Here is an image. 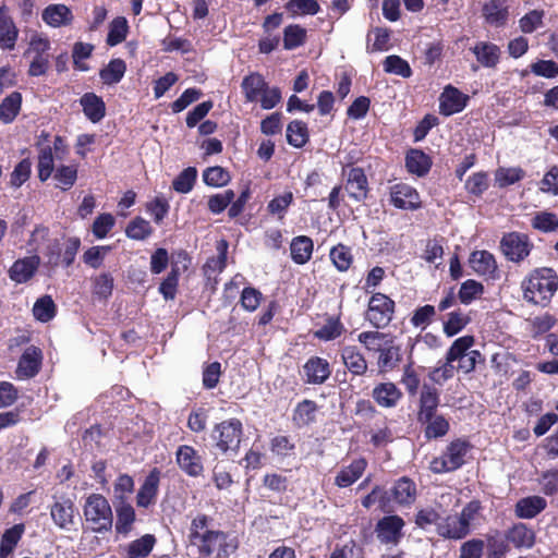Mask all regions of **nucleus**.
Returning <instances> with one entry per match:
<instances>
[{
  "instance_id": "69168bd1",
  "label": "nucleus",
  "mask_w": 558,
  "mask_h": 558,
  "mask_svg": "<svg viewBox=\"0 0 558 558\" xmlns=\"http://www.w3.org/2000/svg\"><path fill=\"white\" fill-rule=\"evenodd\" d=\"M525 175V172L521 168H499L496 171L495 180L499 187H506L512 185Z\"/></svg>"
},
{
  "instance_id": "7ed1b4c3",
  "label": "nucleus",
  "mask_w": 558,
  "mask_h": 558,
  "mask_svg": "<svg viewBox=\"0 0 558 558\" xmlns=\"http://www.w3.org/2000/svg\"><path fill=\"white\" fill-rule=\"evenodd\" d=\"M243 437V424L236 418L217 423L210 434L214 449L221 453H238Z\"/></svg>"
},
{
  "instance_id": "603ef678",
  "label": "nucleus",
  "mask_w": 558,
  "mask_h": 558,
  "mask_svg": "<svg viewBox=\"0 0 558 558\" xmlns=\"http://www.w3.org/2000/svg\"><path fill=\"white\" fill-rule=\"evenodd\" d=\"M474 341V337L469 335L456 339L446 353L447 360L453 362L462 360L471 351L470 348L473 347Z\"/></svg>"
},
{
  "instance_id": "0e129e2a",
  "label": "nucleus",
  "mask_w": 558,
  "mask_h": 558,
  "mask_svg": "<svg viewBox=\"0 0 558 558\" xmlns=\"http://www.w3.org/2000/svg\"><path fill=\"white\" fill-rule=\"evenodd\" d=\"M389 335L380 332V331H363L359 333L357 340L361 344L365 347L367 351L372 352H378L381 347L383 342L386 339H389Z\"/></svg>"
},
{
  "instance_id": "2eb2a0df",
  "label": "nucleus",
  "mask_w": 558,
  "mask_h": 558,
  "mask_svg": "<svg viewBox=\"0 0 558 558\" xmlns=\"http://www.w3.org/2000/svg\"><path fill=\"white\" fill-rule=\"evenodd\" d=\"M54 502L50 506V517L53 523L62 530H69L74 524L76 508L73 500L69 497L62 496L56 498Z\"/></svg>"
},
{
  "instance_id": "4be33fe9",
  "label": "nucleus",
  "mask_w": 558,
  "mask_h": 558,
  "mask_svg": "<svg viewBox=\"0 0 558 558\" xmlns=\"http://www.w3.org/2000/svg\"><path fill=\"white\" fill-rule=\"evenodd\" d=\"M343 365L353 376H363L368 369L367 361L364 354L356 345H344L340 350Z\"/></svg>"
},
{
  "instance_id": "ddd939ff",
  "label": "nucleus",
  "mask_w": 558,
  "mask_h": 558,
  "mask_svg": "<svg viewBox=\"0 0 558 558\" xmlns=\"http://www.w3.org/2000/svg\"><path fill=\"white\" fill-rule=\"evenodd\" d=\"M404 520L397 514L386 515L378 520L375 532L381 544L397 545L403 536Z\"/></svg>"
},
{
  "instance_id": "f03ea898",
  "label": "nucleus",
  "mask_w": 558,
  "mask_h": 558,
  "mask_svg": "<svg viewBox=\"0 0 558 558\" xmlns=\"http://www.w3.org/2000/svg\"><path fill=\"white\" fill-rule=\"evenodd\" d=\"M521 288L527 303L546 307L558 290V275L550 267L535 268L523 279Z\"/></svg>"
},
{
  "instance_id": "473e14b6",
  "label": "nucleus",
  "mask_w": 558,
  "mask_h": 558,
  "mask_svg": "<svg viewBox=\"0 0 558 558\" xmlns=\"http://www.w3.org/2000/svg\"><path fill=\"white\" fill-rule=\"evenodd\" d=\"M483 541L486 545V558H504L509 550L506 534L502 535L499 530L488 532Z\"/></svg>"
},
{
  "instance_id": "7c9ffc66",
  "label": "nucleus",
  "mask_w": 558,
  "mask_h": 558,
  "mask_svg": "<svg viewBox=\"0 0 558 558\" xmlns=\"http://www.w3.org/2000/svg\"><path fill=\"white\" fill-rule=\"evenodd\" d=\"M482 11L489 25L499 27L507 23L509 11L506 0H489L483 5Z\"/></svg>"
},
{
  "instance_id": "5fc2aeb1",
  "label": "nucleus",
  "mask_w": 558,
  "mask_h": 558,
  "mask_svg": "<svg viewBox=\"0 0 558 558\" xmlns=\"http://www.w3.org/2000/svg\"><path fill=\"white\" fill-rule=\"evenodd\" d=\"M38 178L40 181H47L53 172V154L52 147L49 145L44 146L38 155Z\"/></svg>"
},
{
  "instance_id": "8fccbe9b",
  "label": "nucleus",
  "mask_w": 558,
  "mask_h": 558,
  "mask_svg": "<svg viewBox=\"0 0 558 558\" xmlns=\"http://www.w3.org/2000/svg\"><path fill=\"white\" fill-rule=\"evenodd\" d=\"M231 180L228 170L220 166L208 167L203 172V181L208 186L220 187L227 185Z\"/></svg>"
},
{
  "instance_id": "423d86ee",
  "label": "nucleus",
  "mask_w": 558,
  "mask_h": 558,
  "mask_svg": "<svg viewBox=\"0 0 558 558\" xmlns=\"http://www.w3.org/2000/svg\"><path fill=\"white\" fill-rule=\"evenodd\" d=\"M471 444L468 440L458 438L452 440L440 457H436L430 462V471L435 474L453 472L460 469L465 460Z\"/></svg>"
},
{
  "instance_id": "c03bdc74",
  "label": "nucleus",
  "mask_w": 558,
  "mask_h": 558,
  "mask_svg": "<svg viewBox=\"0 0 558 558\" xmlns=\"http://www.w3.org/2000/svg\"><path fill=\"white\" fill-rule=\"evenodd\" d=\"M33 314L34 317L41 323L50 322L57 314V306L52 298L46 294L37 299L33 306Z\"/></svg>"
},
{
  "instance_id": "9d476101",
  "label": "nucleus",
  "mask_w": 558,
  "mask_h": 558,
  "mask_svg": "<svg viewBox=\"0 0 558 558\" xmlns=\"http://www.w3.org/2000/svg\"><path fill=\"white\" fill-rule=\"evenodd\" d=\"M191 258L185 251H180L177 254V260L171 263V269L167 277L159 284L158 291L165 300H174L178 293L179 280L181 271L189 268Z\"/></svg>"
},
{
  "instance_id": "c85d7f7f",
  "label": "nucleus",
  "mask_w": 558,
  "mask_h": 558,
  "mask_svg": "<svg viewBox=\"0 0 558 558\" xmlns=\"http://www.w3.org/2000/svg\"><path fill=\"white\" fill-rule=\"evenodd\" d=\"M318 404L314 400L304 399L300 401L292 412L293 425L303 428L316 422Z\"/></svg>"
},
{
  "instance_id": "a18cd8bd",
  "label": "nucleus",
  "mask_w": 558,
  "mask_h": 558,
  "mask_svg": "<svg viewBox=\"0 0 558 558\" xmlns=\"http://www.w3.org/2000/svg\"><path fill=\"white\" fill-rule=\"evenodd\" d=\"M329 257L333 266L341 272L347 271L353 263L351 248L342 243L331 247Z\"/></svg>"
},
{
  "instance_id": "052dcab7",
  "label": "nucleus",
  "mask_w": 558,
  "mask_h": 558,
  "mask_svg": "<svg viewBox=\"0 0 558 558\" xmlns=\"http://www.w3.org/2000/svg\"><path fill=\"white\" fill-rule=\"evenodd\" d=\"M128 21L125 17L119 16L116 17L111 23L109 27V33L107 36V44L111 47L117 46L118 44L122 43L128 34Z\"/></svg>"
},
{
  "instance_id": "b1692460",
  "label": "nucleus",
  "mask_w": 558,
  "mask_h": 558,
  "mask_svg": "<svg viewBox=\"0 0 558 558\" xmlns=\"http://www.w3.org/2000/svg\"><path fill=\"white\" fill-rule=\"evenodd\" d=\"M403 393L395 383H379L372 390V398L381 408H395L402 399Z\"/></svg>"
},
{
  "instance_id": "e433bc0d",
  "label": "nucleus",
  "mask_w": 558,
  "mask_h": 558,
  "mask_svg": "<svg viewBox=\"0 0 558 558\" xmlns=\"http://www.w3.org/2000/svg\"><path fill=\"white\" fill-rule=\"evenodd\" d=\"M17 38V29L12 19L0 8V45L2 48L12 49Z\"/></svg>"
},
{
  "instance_id": "0eeeda50",
  "label": "nucleus",
  "mask_w": 558,
  "mask_h": 558,
  "mask_svg": "<svg viewBox=\"0 0 558 558\" xmlns=\"http://www.w3.org/2000/svg\"><path fill=\"white\" fill-rule=\"evenodd\" d=\"M396 302L381 292H375L368 301L366 320L376 329H384L391 323Z\"/></svg>"
},
{
  "instance_id": "5701e85b",
  "label": "nucleus",
  "mask_w": 558,
  "mask_h": 558,
  "mask_svg": "<svg viewBox=\"0 0 558 558\" xmlns=\"http://www.w3.org/2000/svg\"><path fill=\"white\" fill-rule=\"evenodd\" d=\"M436 533L445 539L452 541L463 539L470 534L465 529L464 523H462L458 517V513L448 514L445 518L440 517L436 526Z\"/></svg>"
},
{
  "instance_id": "774afa93",
  "label": "nucleus",
  "mask_w": 558,
  "mask_h": 558,
  "mask_svg": "<svg viewBox=\"0 0 558 558\" xmlns=\"http://www.w3.org/2000/svg\"><path fill=\"white\" fill-rule=\"evenodd\" d=\"M485 542L481 538H472L461 544L459 558H482Z\"/></svg>"
},
{
  "instance_id": "393cba45",
  "label": "nucleus",
  "mask_w": 558,
  "mask_h": 558,
  "mask_svg": "<svg viewBox=\"0 0 558 558\" xmlns=\"http://www.w3.org/2000/svg\"><path fill=\"white\" fill-rule=\"evenodd\" d=\"M505 534L508 543L512 544L518 549H530L535 545L536 534L534 530L525 523H514Z\"/></svg>"
},
{
  "instance_id": "a878e982",
  "label": "nucleus",
  "mask_w": 558,
  "mask_h": 558,
  "mask_svg": "<svg viewBox=\"0 0 558 558\" xmlns=\"http://www.w3.org/2000/svg\"><path fill=\"white\" fill-rule=\"evenodd\" d=\"M41 19L47 25L58 28L71 25L74 16L65 4L53 3L44 9Z\"/></svg>"
},
{
  "instance_id": "13d9d810",
  "label": "nucleus",
  "mask_w": 558,
  "mask_h": 558,
  "mask_svg": "<svg viewBox=\"0 0 558 558\" xmlns=\"http://www.w3.org/2000/svg\"><path fill=\"white\" fill-rule=\"evenodd\" d=\"M233 190H225L221 193L210 195L207 201L208 210L214 215L221 214L234 199Z\"/></svg>"
},
{
  "instance_id": "680f3d73",
  "label": "nucleus",
  "mask_w": 558,
  "mask_h": 558,
  "mask_svg": "<svg viewBox=\"0 0 558 558\" xmlns=\"http://www.w3.org/2000/svg\"><path fill=\"white\" fill-rule=\"evenodd\" d=\"M470 319L460 311H453L448 314V319L444 323V333L447 337L458 335L469 324Z\"/></svg>"
},
{
  "instance_id": "412c9836",
  "label": "nucleus",
  "mask_w": 558,
  "mask_h": 558,
  "mask_svg": "<svg viewBox=\"0 0 558 558\" xmlns=\"http://www.w3.org/2000/svg\"><path fill=\"white\" fill-rule=\"evenodd\" d=\"M470 267L478 276L495 279L498 277V266L495 256L486 251H474L469 258Z\"/></svg>"
},
{
  "instance_id": "37998d69",
  "label": "nucleus",
  "mask_w": 558,
  "mask_h": 558,
  "mask_svg": "<svg viewBox=\"0 0 558 558\" xmlns=\"http://www.w3.org/2000/svg\"><path fill=\"white\" fill-rule=\"evenodd\" d=\"M266 86L263 76L257 73L246 76L242 82V87L250 102H258Z\"/></svg>"
},
{
  "instance_id": "864d4df0",
  "label": "nucleus",
  "mask_w": 558,
  "mask_h": 558,
  "mask_svg": "<svg viewBox=\"0 0 558 558\" xmlns=\"http://www.w3.org/2000/svg\"><path fill=\"white\" fill-rule=\"evenodd\" d=\"M436 315L437 312L434 305L426 304L418 306L414 310L410 323L415 328L424 329L435 320Z\"/></svg>"
},
{
  "instance_id": "cd10ccee",
  "label": "nucleus",
  "mask_w": 558,
  "mask_h": 558,
  "mask_svg": "<svg viewBox=\"0 0 558 558\" xmlns=\"http://www.w3.org/2000/svg\"><path fill=\"white\" fill-rule=\"evenodd\" d=\"M367 461L364 458L353 460L349 465L343 466L335 477V485L345 488L353 485L365 472Z\"/></svg>"
},
{
  "instance_id": "a19ab883",
  "label": "nucleus",
  "mask_w": 558,
  "mask_h": 558,
  "mask_svg": "<svg viewBox=\"0 0 558 558\" xmlns=\"http://www.w3.org/2000/svg\"><path fill=\"white\" fill-rule=\"evenodd\" d=\"M308 138L310 134L305 122L294 120L288 124L287 141L291 146L301 148L308 142Z\"/></svg>"
},
{
  "instance_id": "58836bf2",
  "label": "nucleus",
  "mask_w": 558,
  "mask_h": 558,
  "mask_svg": "<svg viewBox=\"0 0 558 558\" xmlns=\"http://www.w3.org/2000/svg\"><path fill=\"white\" fill-rule=\"evenodd\" d=\"M345 328L339 316H328L326 324L314 331V337L322 341H332L339 338Z\"/></svg>"
},
{
  "instance_id": "f8f14e48",
  "label": "nucleus",
  "mask_w": 558,
  "mask_h": 558,
  "mask_svg": "<svg viewBox=\"0 0 558 558\" xmlns=\"http://www.w3.org/2000/svg\"><path fill=\"white\" fill-rule=\"evenodd\" d=\"M175 462L180 470L191 477H199L204 473V462L198 451L190 445H181L175 451Z\"/></svg>"
},
{
  "instance_id": "3c124183",
  "label": "nucleus",
  "mask_w": 558,
  "mask_h": 558,
  "mask_svg": "<svg viewBox=\"0 0 558 558\" xmlns=\"http://www.w3.org/2000/svg\"><path fill=\"white\" fill-rule=\"evenodd\" d=\"M483 293L484 286L481 282L474 279H468L461 283L460 290L458 292V299L462 304L468 305Z\"/></svg>"
},
{
  "instance_id": "39448f33",
  "label": "nucleus",
  "mask_w": 558,
  "mask_h": 558,
  "mask_svg": "<svg viewBox=\"0 0 558 558\" xmlns=\"http://www.w3.org/2000/svg\"><path fill=\"white\" fill-rule=\"evenodd\" d=\"M417 497L415 482L409 476L398 478L389 490H385L378 499L381 511L389 512V504L393 501L399 507L412 506Z\"/></svg>"
},
{
  "instance_id": "e2e57ef3",
  "label": "nucleus",
  "mask_w": 558,
  "mask_h": 558,
  "mask_svg": "<svg viewBox=\"0 0 558 558\" xmlns=\"http://www.w3.org/2000/svg\"><path fill=\"white\" fill-rule=\"evenodd\" d=\"M531 225L535 230L548 233L558 229V219L553 213L539 211L535 214Z\"/></svg>"
},
{
  "instance_id": "bf43d9fd",
  "label": "nucleus",
  "mask_w": 558,
  "mask_h": 558,
  "mask_svg": "<svg viewBox=\"0 0 558 558\" xmlns=\"http://www.w3.org/2000/svg\"><path fill=\"white\" fill-rule=\"evenodd\" d=\"M125 63L121 59H114L100 71V77L106 84H114L120 82L125 72Z\"/></svg>"
},
{
  "instance_id": "f257e3e1",
  "label": "nucleus",
  "mask_w": 558,
  "mask_h": 558,
  "mask_svg": "<svg viewBox=\"0 0 558 558\" xmlns=\"http://www.w3.org/2000/svg\"><path fill=\"white\" fill-rule=\"evenodd\" d=\"M440 395L436 387L424 384L418 398L416 420L423 427L427 440L446 436L450 429L449 420L438 413Z\"/></svg>"
},
{
  "instance_id": "09e8293b",
  "label": "nucleus",
  "mask_w": 558,
  "mask_h": 558,
  "mask_svg": "<svg viewBox=\"0 0 558 558\" xmlns=\"http://www.w3.org/2000/svg\"><path fill=\"white\" fill-rule=\"evenodd\" d=\"M53 179L57 181V187H60L63 191H68L75 184L77 180V167L74 165H61L56 169Z\"/></svg>"
},
{
  "instance_id": "20e7f679",
  "label": "nucleus",
  "mask_w": 558,
  "mask_h": 558,
  "mask_svg": "<svg viewBox=\"0 0 558 558\" xmlns=\"http://www.w3.org/2000/svg\"><path fill=\"white\" fill-rule=\"evenodd\" d=\"M86 522L92 531L104 533L110 531L113 524L112 509L105 496L90 494L83 506Z\"/></svg>"
},
{
  "instance_id": "c756f323",
  "label": "nucleus",
  "mask_w": 558,
  "mask_h": 558,
  "mask_svg": "<svg viewBox=\"0 0 558 558\" xmlns=\"http://www.w3.org/2000/svg\"><path fill=\"white\" fill-rule=\"evenodd\" d=\"M547 501L541 496H529L517 501L514 513L520 519H533L544 511Z\"/></svg>"
},
{
  "instance_id": "de8ad7c7",
  "label": "nucleus",
  "mask_w": 558,
  "mask_h": 558,
  "mask_svg": "<svg viewBox=\"0 0 558 558\" xmlns=\"http://www.w3.org/2000/svg\"><path fill=\"white\" fill-rule=\"evenodd\" d=\"M197 179V170L195 167H187L181 171L172 181V189L182 194L191 192Z\"/></svg>"
},
{
  "instance_id": "4d7b16f0",
  "label": "nucleus",
  "mask_w": 558,
  "mask_h": 558,
  "mask_svg": "<svg viewBox=\"0 0 558 558\" xmlns=\"http://www.w3.org/2000/svg\"><path fill=\"white\" fill-rule=\"evenodd\" d=\"M284 8L292 16L299 14L315 15L320 9L316 0H290L286 3Z\"/></svg>"
},
{
  "instance_id": "79ce46f5",
  "label": "nucleus",
  "mask_w": 558,
  "mask_h": 558,
  "mask_svg": "<svg viewBox=\"0 0 558 558\" xmlns=\"http://www.w3.org/2000/svg\"><path fill=\"white\" fill-rule=\"evenodd\" d=\"M556 324L557 318L548 312L529 319L531 337L538 339L547 333Z\"/></svg>"
},
{
  "instance_id": "1a4fd4ad",
  "label": "nucleus",
  "mask_w": 558,
  "mask_h": 558,
  "mask_svg": "<svg viewBox=\"0 0 558 558\" xmlns=\"http://www.w3.org/2000/svg\"><path fill=\"white\" fill-rule=\"evenodd\" d=\"M228 534L219 530H206L197 539L190 542L192 546H196L201 557H210L217 551L218 557L228 556L227 544Z\"/></svg>"
},
{
  "instance_id": "6e6d98bb",
  "label": "nucleus",
  "mask_w": 558,
  "mask_h": 558,
  "mask_svg": "<svg viewBox=\"0 0 558 558\" xmlns=\"http://www.w3.org/2000/svg\"><path fill=\"white\" fill-rule=\"evenodd\" d=\"M306 29L300 25H289L283 31V47L292 50L304 44Z\"/></svg>"
},
{
  "instance_id": "9b49d317",
  "label": "nucleus",
  "mask_w": 558,
  "mask_h": 558,
  "mask_svg": "<svg viewBox=\"0 0 558 558\" xmlns=\"http://www.w3.org/2000/svg\"><path fill=\"white\" fill-rule=\"evenodd\" d=\"M390 204L402 210H417L422 201L417 190L407 183H397L389 187Z\"/></svg>"
},
{
  "instance_id": "f3484780",
  "label": "nucleus",
  "mask_w": 558,
  "mask_h": 558,
  "mask_svg": "<svg viewBox=\"0 0 558 558\" xmlns=\"http://www.w3.org/2000/svg\"><path fill=\"white\" fill-rule=\"evenodd\" d=\"M161 472L158 468H153L136 495V505L140 508H148L155 504L160 484Z\"/></svg>"
},
{
  "instance_id": "4c0bfd02",
  "label": "nucleus",
  "mask_w": 558,
  "mask_h": 558,
  "mask_svg": "<svg viewBox=\"0 0 558 558\" xmlns=\"http://www.w3.org/2000/svg\"><path fill=\"white\" fill-rule=\"evenodd\" d=\"M154 233L150 222L141 216L134 217L125 228V234L134 241H145Z\"/></svg>"
},
{
  "instance_id": "49530a36",
  "label": "nucleus",
  "mask_w": 558,
  "mask_h": 558,
  "mask_svg": "<svg viewBox=\"0 0 558 558\" xmlns=\"http://www.w3.org/2000/svg\"><path fill=\"white\" fill-rule=\"evenodd\" d=\"M294 199L293 193L287 191L283 194L275 196L267 204V211L269 215L277 216L279 220H283L289 207L292 205Z\"/></svg>"
},
{
  "instance_id": "6ab92c4d",
  "label": "nucleus",
  "mask_w": 558,
  "mask_h": 558,
  "mask_svg": "<svg viewBox=\"0 0 558 558\" xmlns=\"http://www.w3.org/2000/svg\"><path fill=\"white\" fill-rule=\"evenodd\" d=\"M40 266L38 255L26 256L16 259L9 269V278L15 283L28 282L37 272Z\"/></svg>"
},
{
  "instance_id": "ea45409f",
  "label": "nucleus",
  "mask_w": 558,
  "mask_h": 558,
  "mask_svg": "<svg viewBox=\"0 0 558 558\" xmlns=\"http://www.w3.org/2000/svg\"><path fill=\"white\" fill-rule=\"evenodd\" d=\"M155 544L156 537L153 534H145L132 541L126 548L128 558H144L148 556Z\"/></svg>"
},
{
  "instance_id": "c9c22d12",
  "label": "nucleus",
  "mask_w": 558,
  "mask_h": 558,
  "mask_svg": "<svg viewBox=\"0 0 558 558\" xmlns=\"http://www.w3.org/2000/svg\"><path fill=\"white\" fill-rule=\"evenodd\" d=\"M117 512V521H116V532L118 534L128 535L133 526V523L136 519L135 510L132 505L126 501L119 502L116 508Z\"/></svg>"
},
{
  "instance_id": "2f4dec72",
  "label": "nucleus",
  "mask_w": 558,
  "mask_h": 558,
  "mask_svg": "<svg viewBox=\"0 0 558 558\" xmlns=\"http://www.w3.org/2000/svg\"><path fill=\"white\" fill-rule=\"evenodd\" d=\"M314 242L310 236H294L290 243L291 259L298 265H304L312 258Z\"/></svg>"
},
{
  "instance_id": "bb28decb",
  "label": "nucleus",
  "mask_w": 558,
  "mask_h": 558,
  "mask_svg": "<svg viewBox=\"0 0 558 558\" xmlns=\"http://www.w3.org/2000/svg\"><path fill=\"white\" fill-rule=\"evenodd\" d=\"M433 165L430 156L418 148H410L405 154V168L411 174L425 177Z\"/></svg>"
},
{
  "instance_id": "aec40b11",
  "label": "nucleus",
  "mask_w": 558,
  "mask_h": 558,
  "mask_svg": "<svg viewBox=\"0 0 558 558\" xmlns=\"http://www.w3.org/2000/svg\"><path fill=\"white\" fill-rule=\"evenodd\" d=\"M377 353V366L380 373L393 371L402 360L401 347L395 342L391 336L383 342V347Z\"/></svg>"
},
{
  "instance_id": "a211bd4d",
  "label": "nucleus",
  "mask_w": 558,
  "mask_h": 558,
  "mask_svg": "<svg viewBox=\"0 0 558 558\" xmlns=\"http://www.w3.org/2000/svg\"><path fill=\"white\" fill-rule=\"evenodd\" d=\"M345 190L351 198L363 202L367 198L369 186L363 168L351 167L347 172Z\"/></svg>"
},
{
  "instance_id": "6e6552de",
  "label": "nucleus",
  "mask_w": 558,
  "mask_h": 558,
  "mask_svg": "<svg viewBox=\"0 0 558 558\" xmlns=\"http://www.w3.org/2000/svg\"><path fill=\"white\" fill-rule=\"evenodd\" d=\"M499 246L507 260L519 264L531 254L534 244L526 233L511 231L501 236Z\"/></svg>"
},
{
  "instance_id": "4468645a",
  "label": "nucleus",
  "mask_w": 558,
  "mask_h": 558,
  "mask_svg": "<svg viewBox=\"0 0 558 558\" xmlns=\"http://www.w3.org/2000/svg\"><path fill=\"white\" fill-rule=\"evenodd\" d=\"M43 364V352L38 347L29 345L22 353L15 374L19 379L34 378L40 371Z\"/></svg>"
},
{
  "instance_id": "72a5a7b5",
  "label": "nucleus",
  "mask_w": 558,
  "mask_h": 558,
  "mask_svg": "<svg viewBox=\"0 0 558 558\" xmlns=\"http://www.w3.org/2000/svg\"><path fill=\"white\" fill-rule=\"evenodd\" d=\"M472 52L476 60L486 68H494L500 58V49L497 45L487 41H480L473 48Z\"/></svg>"
},
{
  "instance_id": "dca6fc26",
  "label": "nucleus",
  "mask_w": 558,
  "mask_h": 558,
  "mask_svg": "<svg viewBox=\"0 0 558 558\" xmlns=\"http://www.w3.org/2000/svg\"><path fill=\"white\" fill-rule=\"evenodd\" d=\"M331 375L329 362L320 356H311L303 365V380L308 385H323Z\"/></svg>"
},
{
  "instance_id": "f704fd0d",
  "label": "nucleus",
  "mask_w": 558,
  "mask_h": 558,
  "mask_svg": "<svg viewBox=\"0 0 558 558\" xmlns=\"http://www.w3.org/2000/svg\"><path fill=\"white\" fill-rule=\"evenodd\" d=\"M24 531L25 525L23 523L14 524L4 531L0 541V558H8L13 553Z\"/></svg>"
},
{
  "instance_id": "338daca9",
  "label": "nucleus",
  "mask_w": 558,
  "mask_h": 558,
  "mask_svg": "<svg viewBox=\"0 0 558 558\" xmlns=\"http://www.w3.org/2000/svg\"><path fill=\"white\" fill-rule=\"evenodd\" d=\"M146 211L153 217L155 223L160 225L167 217L170 205L163 197H155L153 201L146 203Z\"/></svg>"
}]
</instances>
